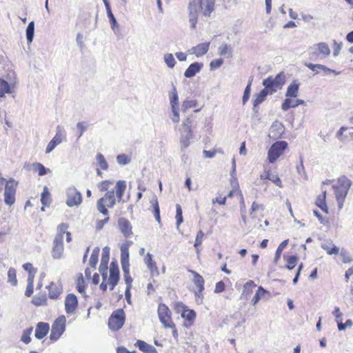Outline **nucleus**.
Returning a JSON list of instances; mask_svg holds the SVG:
<instances>
[{
  "label": "nucleus",
  "instance_id": "nucleus-1",
  "mask_svg": "<svg viewBox=\"0 0 353 353\" xmlns=\"http://www.w3.org/2000/svg\"><path fill=\"white\" fill-rule=\"evenodd\" d=\"M214 0H190L188 4L189 21L192 28H195L198 14L201 12L205 17H209L214 10Z\"/></svg>",
  "mask_w": 353,
  "mask_h": 353
},
{
  "label": "nucleus",
  "instance_id": "nucleus-2",
  "mask_svg": "<svg viewBox=\"0 0 353 353\" xmlns=\"http://www.w3.org/2000/svg\"><path fill=\"white\" fill-rule=\"evenodd\" d=\"M132 241H128L121 246V263L124 274V280L128 288L132 286V279L130 275V263H129V245Z\"/></svg>",
  "mask_w": 353,
  "mask_h": 353
},
{
  "label": "nucleus",
  "instance_id": "nucleus-3",
  "mask_svg": "<svg viewBox=\"0 0 353 353\" xmlns=\"http://www.w3.org/2000/svg\"><path fill=\"white\" fill-rule=\"evenodd\" d=\"M285 81L284 72L279 73L275 77H269L263 81V85L270 94L275 93L281 89Z\"/></svg>",
  "mask_w": 353,
  "mask_h": 353
},
{
  "label": "nucleus",
  "instance_id": "nucleus-4",
  "mask_svg": "<svg viewBox=\"0 0 353 353\" xmlns=\"http://www.w3.org/2000/svg\"><path fill=\"white\" fill-rule=\"evenodd\" d=\"M59 232L55 236L53 241V248L52 250V256L54 259H59L61 258L63 252V234L65 230L68 228V225L64 223H61L59 226Z\"/></svg>",
  "mask_w": 353,
  "mask_h": 353
},
{
  "label": "nucleus",
  "instance_id": "nucleus-5",
  "mask_svg": "<svg viewBox=\"0 0 353 353\" xmlns=\"http://www.w3.org/2000/svg\"><path fill=\"white\" fill-rule=\"evenodd\" d=\"M288 147L285 141H279L273 143L268 152V159L270 163H273L283 153Z\"/></svg>",
  "mask_w": 353,
  "mask_h": 353
},
{
  "label": "nucleus",
  "instance_id": "nucleus-6",
  "mask_svg": "<svg viewBox=\"0 0 353 353\" xmlns=\"http://www.w3.org/2000/svg\"><path fill=\"white\" fill-rule=\"evenodd\" d=\"M125 312L123 309H118L112 312L108 319V326L112 330L121 329L125 322Z\"/></svg>",
  "mask_w": 353,
  "mask_h": 353
},
{
  "label": "nucleus",
  "instance_id": "nucleus-7",
  "mask_svg": "<svg viewBox=\"0 0 353 353\" xmlns=\"http://www.w3.org/2000/svg\"><path fill=\"white\" fill-rule=\"evenodd\" d=\"M171 311L168 307L163 304H159L158 307V316L161 323L166 328H174V323L171 319Z\"/></svg>",
  "mask_w": 353,
  "mask_h": 353
},
{
  "label": "nucleus",
  "instance_id": "nucleus-8",
  "mask_svg": "<svg viewBox=\"0 0 353 353\" xmlns=\"http://www.w3.org/2000/svg\"><path fill=\"white\" fill-rule=\"evenodd\" d=\"M18 182L10 178L6 183L4 191V201L6 205H12L15 201L16 188Z\"/></svg>",
  "mask_w": 353,
  "mask_h": 353
},
{
  "label": "nucleus",
  "instance_id": "nucleus-9",
  "mask_svg": "<svg viewBox=\"0 0 353 353\" xmlns=\"http://www.w3.org/2000/svg\"><path fill=\"white\" fill-rule=\"evenodd\" d=\"M66 319L64 316L57 318L52 325L50 339L52 341L57 340L64 332Z\"/></svg>",
  "mask_w": 353,
  "mask_h": 353
},
{
  "label": "nucleus",
  "instance_id": "nucleus-10",
  "mask_svg": "<svg viewBox=\"0 0 353 353\" xmlns=\"http://www.w3.org/2000/svg\"><path fill=\"white\" fill-rule=\"evenodd\" d=\"M65 203L68 207L78 206L82 203V195L74 186L67 189Z\"/></svg>",
  "mask_w": 353,
  "mask_h": 353
},
{
  "label": "nucleus",
  "instance_id": "nucleus-11",
  "mask_svg": "<svg viewBox=\"0 0 353 353\" xmlns=\"http://www.w3.org/2000/svg\"><path fill=\"white\" fill-rule=\"evenodd\" d=\"M312 51L310 54V59L313 61L317 60L319 54L322 55L323 58L327 57L330 54V49L328 45L324 42H320L314 45L310 48Z\"/></svg>",
  "mask_w": 353,
  "mask_h": 353
},
{
  "label": "nucleus",
  "instance_id": "nucleus-12",
  "mask_svg": "<svg viewBox=\"0 0 353 353\" xmlns=\"http://www.w3.org/2000/svg\"><path fill=\"white\" fill-rule=\"evenodd\" d=\"M63 132V130L62 127H61L60 125H58L56 128L55 136L48 143V144L46 147V153L51 152L57 145H59V143H61L62 142Z\"/></svg>",
  "mask_w": 353,
  "mask_h": 353
},
{
  "label": "nucleus",
  "instance_id": "nucleus-13",
  "mask_svg": "<svg viewBox=\"0 0 353 353\" xmlns=\"http://www.w3.org/2000/svg\"><path fill=\"white\" fill-rule=\"evenodd\" d=\"M118 226L125 238L130 237L132 235V225L130 222L125 218H119L118 220Z\"/></svg>",
  "mask_w": 353,
  "mask_h": 353
},
{
  "label": "nucleus",
  "instance_id": "nucleus-14",
  "mask_svg": "<svg viewBox=\"0 0 353 353\" xmlns=\"http://www.w3.org/2000/svg\"><path fill=\"white\" fill-rule=\"evenodd\" d=\"M306 67L312 70L315 74H319L321 71L324 72V74H327L328 72H332L336 75H339L341 72L339 71H336L334 70L330 69L326 67L324 65L321 64H313L311 63H305Z\"/></svg>",
  "mask_w": 353,
  "mask_h": 353
},
{
  "label": "nucleus",
  "instance_id": "nucleus-15",
  "mask_svg": "<svg viewBox=\"0 0 353 353\" xmlns=\"http://www.w3.org/2000/svg\"><path fill=\"white\" fill-rule=\"evenodd\" d=\"M78 305L77 296L73 294H68L65 300V309L68 314L74 312Z\"/></svg>",
  "mask_w": 353,
  "mask_h": 353
},
{
  "label": "nucleus",
  "instance_id": "nucleus-16",
  "mask_svg": "<svg viewBox=\"0 0 353 353\" xmlns=\"http://www.w3.org/2000/svg\"><path fill=\"white\" fill-rule=\"evenodd\" d=\"M210 42L206 43H201L196 46L192 47L190 50L189 52L190 54H194L196 55V57H200L205 54H206L209 50L210 47Z\"/></svg>",
  "mask_w": 353,
  "mask_h": 353
},
{
  "label": "nucleus",
  "instance_id": "nucleus-17",
  "mask_svg": "<svg viewBox=\"0 0 353 353\" xmlns=\"http://www.w3.org/2000/svg\"><path fill=\"white\" fill-rule=\"evenodd\" d=\"M284 132L283 125L278 121L274 122L270 128L269 136L274 139H279Z\"/></svg>",
  "mask_w": 353,
  "mask_h": 353
},
{
  "label": "nucleus",
  "instance_id": "nucleus-18",
  "mask_svg": "<svg viewBox=\"0 0 353 353\" xmlns=\"http://www.w3.org/2000/svg\"><path fill=\"white\" fill-rule=\"evenodd\" d=\"M193 138L192 130L181 131L180 138V148L181 151H184L190 144V140Z\"/></svg>",
  "mask_w": 353,
  "mask_h": 353
},
{
  "label": "nucleus",
  "instance_id": "nucleus-19",
  "mask_svg": "<svg viewBox=\"0 0 353 353\" xmlns=\"http://www.w3.org/2000/svg\"><path fill=\"white\" fill-rule=\"evenodd\" d=\"M50 330L49 324L44 322L37 323L35 330V337L38 339H42L48 333Z\"/></svg>",
  "mask_w": 353,
  "mask_h": 353
},
{
  "label": "nucleus",
  "instance_id": "nucleus-20",
  "mask_svg": "<svg viewBox=\"0 0 353 353\" xmlns=\"http://www.w3.org/2000/svg\"><path fill=\"white\" fill-rule=\"evenodd\" d=\"M203 63L199 62H194L189 65L184 72V76L186 78H191L194 77L196 73L199 72L203 68Z\"/></svg>",
  "mask_w": 353,
  "mask_h": 353
},
{
  "label": "nucleus",
  "instance_id": "nucleus-21",
  "mask_svg": "<svg viewBox=\"0 0 353 353\" xmlns=\"http://www.w3.org/2000/svg\"><path fill=\"white\" fill-rule=\"evenodd\" d=\"M119 281V269L117 262L112 261L110 266V276L108 281Z\"/></svg>",
  "mask_w": 353,
  "mask_h": 353
},
{
  "label": "nucleus",
  "instance_id": "nucleus-22",
  "mask_svg": "<svg viewBox=\"0 0 353 353\" xmlns=\"http://www.w3.org/2000/svg\"><path fill=\"white\" fill-rule=\"evenodd\" d=\"M126 189V183L125 181L120 180L117 182L115 192L118 202L122 201V197Z\"/></svg>",
  "mask_w": 353,
  "mask_h": 353
},
{
  "label": "nucleus",
  "instance_id": "nucleus-23",
  "mask_svg": "<svg viewBox=\"0 0 353 353\" xmlns=\"http://www.w3.org/2000/svg\"><path fill=\"white\" fill-rule=\"evenodd\" d=\"M103 199L107 205V207L112 208L116 204V199L114 198V190H112L110 191H107L103 197L101 198Z\"/></svg>",
  "mask_w": 353,
  "mask_h": 353
},
{
  "label": "nucleus",
  "instance_id": "nucleus-24",
  "mask_svg": "<svg viewBox=\"0 0 353 353\" xmlns=\"http://www.w3.org/2000/svg\"><path fill=\"white\" fill-rule=\"evenodd\" d=\"M135 345L139 347V349L146 353H158L156 348L151 345L148 344L143 341L138 340L135 343Z\"/></svg>",
  "mask_w": 353,
  "mask_h": 353
},
{
  "label": "nucleus",
  "instance_id": "nucleus-25",
  "mask_svg": "<svg viewBox=\"0 0 353 353\" xmlns=\"http://www.w3.org/2000/svg\"><path fill=\"white\" fill-rule=\"evenodd\" d=\"M292 102V99L289 98L285 99L282 103L281 109L283 111H287L290 108H296L299 105H303L305 103V101L303 99H296V102H293V103Z\"/></svg>",
  "mask_w": 353,
  "mask_h": 353
},
{
  "label": "nucleus",
  "instance_id": "nucleus-26",
  "mask_svg": "<svg viewBox=\"0 0 353 353\" xmlns=\"http://www.w3.org/2000/svg\"><path fill=\"white\" fill-rule=\"evenodd\" d=\"M299 83L293 81L288 87L285 96L287 97H296L298 95Z\"/></svg>",
  "mask_w": 353,
  "mask_h": 353
},
{
  "label": "nucleus",
  "instance_id": "nucleus-27",
  "mask_svg": "<svg viewBox=\"0 0 353 353\" xmlns=\"http://www.w3.org/2000/svg\"><path fill=\"white\" fill-rule=\"evenodd\" d=\"M321 248L325 250L329 255L338 254L339 248L333 244L332 241H327L321 244Z\"/></svg>",
  "mask_w": 353,
  "mask_h": 353
},
{
  "label": "nucleus",
  "instance_id": "nucleus-28",
  "mask_svg": "<svg viewBox=\"0 0 353 353\" xmlns=\"http://www.w3.org/2000/svg\"><path fill=\"white\" fill-rule=\"evenodd\" d=\"M47 288L48 289L49 297L52 299H57L61 292V288L54 283H51Z\"/></svg>",
  "mask_w": 353,
  "mask_h": 353
},
{
  "label": "nucleus",
  "instance_id": "nucleus-29",
  "mask_svg": "<svg viewBox=\"0 0 353 353\" xmlns=\"http://www.w3.org/2000/svg\"><path fill=\"white\" fill-rule=\"evenodd\" d=\"M347 192V190H343L341 188L337 189L335 192L336 201L338 203L339 208L340 209L343 208V202Z\"/></svg>",
  "mask_w": 353,
  "mask_h": 353
},
{
  "label": "nucleus",
  "instance_id": "nucleus-30",
  "mask_svg": "<svg viewBox=\"0 0 353 353\" xmlns=\"http://www.w3.org/2000/svg\"><path fill=\"white\" fill-rule=\"evenodd\" d=\"M218 52L221 56H224L226 58H230L232 56V48L226 43L221 44L218 48Z\"/></svg>",
  "mask_w": 353,
  "mask_h": 353
},
{
  "label": "nucleus",
  "instance_id": "nucleus-31",
  "mask_svg": "<svg viewBox=\"0 0 353 353\" xmlns=\"http://www.w3.org/2000/svg\"><path fill=\"white\" fill-rule=\"evenodd\" d=\"M150 203L154 208V216L157 221L160 223L161 217H160V209L159 206V203L157 201V197L154 195L152 199L150 200Z\"/></svg>",
  "mask_w": 353,
  "mask_h": 353
},
{
  "label": "nucleus",
  "instance_id": "nucleus-32",
  "mask_svg": "<svg viewBox=\"0 0 353 353\" xmlns=\"http://www.w3.org/2000/svg\"><path fill=\"white\" fill-rule=\"evenodd\" d=\"M270 94L268 93V92L265 90V89H263L262 90L260 91L259 93H258L256 95V98L254 99V101H253V105L254 106H258L259 104H261L262 102H263L267 96Z\"/></svg>",
  "mask_w": 353,
  "mask_h": 353
},
{
  "label": "nucleus",
  "instance_id": "nucleus-33",
  "mask_svg": "<svg viewBox=\"0 0 353 353\" xmlns=\"http://www.w3.org/2000/svg\"><path fill=\"white\" fill-rule=\"evenodd\" d=\"M192 274L194 275V283L196 285L198 288H200L201 290H204V279L203 278L198 274L195 271H190Z\"/></svg>",
  "mask_w": 353,
  "mask_h": 353
},
{
  "label": "nucleus",
  "instance_id": "nucleus-34",
  "mask_svg": "<svg viewBox=\"0 0 353 353\" xmlns=\"http://www.w3.org/2000/svg\"><path fill=\"white\" fill-rule=\"evenodd\" d=\"M41 201L43 206H49L50 205V194L49 192L48 188L46 186L43 188V190L41 194Z\"/></svg>",
  "mask_w": 353,
  "mask_h": 353
},
{
  "label": "nucleus",
  "instance_id": "nucleus-35",
  "mask_svg": "<svg viewBox=\"0 0 353 353\" xmlns=\"http://www.w3.org/2000/svg\"><path fill=\"white\" fill-rule=\"evenodd\" d=\"M169 99L171 107L179 106V97L175 86H172V90L169 93Z\"/></svg>",
  "mask_w": 353,
  "mask_h": 353
},
{
  "label": "nucleus",
  "instance_id": "nucleus-36",
  "mask_svg": "<svg viewBox=\"0 0 353 353\" xmlns=\"http://www.w3.org/2000/svg\"><path fill=\"white\" fill-rule=\"evenodd\" d=\"M99 251L100 249L99 247L94 248L90 256L89 264L93 268H95L97 264Z\"/></svg>",
  "mask_w": 353,
  "mask_h": 353
},
{
  "label": "nucleus",
  "instance_id": "nucleus-37",
  "mask_svg": "<svg viewBox=\"0 0 353 353\" xmlns=\"http://www.w3.org/2000/svg\"><path fill=\"white\" fill-rule=\"evenodd\" d=\"M10 92L11 89L8 83L2 79H0V97H3L5 94Z\"/></svg>",
  "mask_w": 353,
  "mask_h": 353
},
{
  "label": "nucleus",
  "instance_id": "nucleus-38",
  "mask_svg": "<svg viewBox=\"0 0 353 353\" xmlns=\"http://www.w3.org/2000/svg\"><path fill=\"white\" fill-rule=\"evenodd\" d=\"M288 244V239L284 240L277 248L275 256L274 259V263H276L281 258L282 251L285 248Z\"/></svg>",
  "mask_w": 353,
  "mask_h": 353
},
{
  "label": "nucleus",
  "instance_id": "nucleus-39",
  "mask_svg": "<svg viewBox=\"0 0 353 353\" xmlns=\"http://www.w3.org/2000/svg\"><path fill=\"white\" fill-rule=\"evenodd\" d=\"M26 32L27 41L28 43H31L34 33V23L33 21L29 23Z\"/></svg>",
  "mask_w": 353,
  "mask_h": 353
},
{
  "label": "nucleus",
  "instance_id": "nucleus-40",
  "mask_svg": "<svg viewBox=\"0 0 353 353\" xmlns=\"http://www.w3.org/2000/svg\"><path fill=\"white\" fill-rule=\"evenodd\" d=\"M8 281L13 286H16L17 285L16 270L12 268H10L8 271Z\"/></svg>",
  "mask_w": 353,
  "mask_h": 353
},
{
  "label": "nucleus",
  "instance_id": "nucleus-41",
  "mask_svg": "<svg viewBox=\"0 0 353 353\" xmlns=\"http://www.w3.org/2000/svg\"><path fill=\"white\" fill-rule=\"evenodd\" d=\"M107 15L110 21V23L111 26V28L115 31L116 28H119L118 23L116 20V18L114 17V14L112 12L111 8L106 10Z\"/></svg>",
  "mask_w": 353,
  "mask_h": 353
},
{
  "label": "nucleus",
  "instance_id": "nucleus-42",
  "mask_svg": "<svg viewBox=\"0 0 353 353\" xmlns=\"http://www.w3.org/2000/svg\"><path fill=\"white\" fill-rule=\"evenodd\" d=\"M339 183L341 187V189L347 191L352 185V181L345 176H342L339 179Z\"/></svg>",
  "mask_w": 353,
  "mask_h": 353
},
{
  "label": "nucleus",
  "instance_id": "nucleus-43",
  "mask_svg": "<svg viewBox=\"0 0 353 353\" xmlns=\"http://www.w3.org/2000/svg\"><path fill=\"white\" fill-rule=\"evenodd\" d=\"M145 262L147 264V266L149 270H150L151 272H153L154 270H157V267L156 265V263L153 261L152 260V256L150 253H148L145 258Z\"/></svg>",
  "mask_w": 353,
  "mask_h": 353
},
{
  "label": "nucleus",
  "instance_id": "nucleus-44",
  "mask_svg": "<svg viewBox=\"0 0 353 353\" xmlns=\"http://www.w3.org/2000/svg\"><path fill=\"white\" fill-rule=\"evenodd\" d=\"M256 286V284L253 281H248L243 286V290L242 292L243 296H248L251 294L252 291V288Z\"/></svg>",
  "mask_w": 353,
  "mask_h": 353
},
{
  "label": "nucleus",
  "instance_id": "nucleus-45",
  "mask_svg": "<svg viewBox=\"0 0 353 353\" xmlns=\"http://www.w3.org/2000/svg\"><path fill=\"white\" fill-rule=\"evenodd\" d=\"M164 61L169 68H173L176 64V61L171 53H167L164 55Z\"/></svg>",
  "mask_w": 353,
  "mask_h": 353
},
{
  "label": "nucleus",
  "instance_id": "nucleus-46",
  "mask_svg": "<svg viewBox=\"0 0 353 353\" xmlns=\"http://www.w3.org/2000/svg\"><path fill=\"white\" fill-rule=\"evenodd\" d=\"M33 330V327H30L23 332L21 341L26 344L29 343L31 341L30 334Z\"/></svg>",
  "mask_w": 353,
  "mask_h": 353
},
{
  "label": "nucleus",
  "instance_id": "nucleus-47",
  "mask_svg": "<svg viewBox=\"0 0 353 353\" xmlns=\"http://www.w3.org/2000/svg\"><path fill=\"white\" fill-rule=\"evenodd\" d=\"M286 261V268L288 270H292L297 263L298 257L296 256H289L287 257Z\"/></svg>",
  "mask_w": 353,
  "mask_h": 353
},
{
  "label": "nucleus",
  "instance_id": "nucleus-48",
  "mask_svg": "<svg viewBox=\"0 0 353 353\" xmlns=\"http://www.w3.org/2000/svg\"><path fill=\"white\" fill-rule=\"evenodd\" d=\"M33 167L35 170H38L39 176H43L48 172H50L49 169L46 168L41 163H36L33 164Z\"/></svg>",
  "mask_w": 353,
  "mask_h": 353
},
{
  "label": "nucleus",
  "instance_id": "nucleus-49",
  "mask_svg": "<svg viewBox=\"0 0 353 353\" xmlns=\"http://www.w3.org/2000/svg\"><path fill=\"white\" fill-rule=\"evenodd\" d=\"M176 228H179L180 224L182 223L183 221L182 216V209L179 204H176Z\"/></svg>",
  "mask_w": 353,
  "mask_h": 353
},
{
  "label": "nucleus",
  "instance_id": "nucleus-50",
  "mask_svg": "<svg viewBox=\"0 0 353 353\" xmlns=\"http://www.w3.org/2000/svg\"><path fill=\"white\" fill-rule=\"evenodd\" d=\"M97 161L98 163L99 164L101 169H103L104 170H106L108 169V163L106 162V160L102 154L99 153L97 155Z\"/></svg>",
  "mask_w": 353,
  "mask_h": 353
},
{
  "label": "nucleus",
  "instance_id": "nucleus-51",
  "mask_svg": "<svg viewBox=\"0 0 353 353\" xmlns=\"http://www.w3.org/2000/svg\"><path fill=\"white\" fill-rule=\"evenodd\" d=\"M77 289L79 293L85 294V281L83 278L82 274H80V276L77 279Z\"/></svg>",
  "mask_w": 353,
  "mask_h": 353
},
{
  "label": "nucleus",
  "instance_id": "nucleus-52",
  "mask_svg": "<svg viewBox=\"0 0 353 353\" xmlns=\"http://www.w3.org/2000/svg\"><path fill=\"white\" fill-rule=\"evenodd\" d=\"M117 161L119 165H124L130 162V158L125 154H121L117 157Z\"/></svg>",
  "mask_w": 353,
  "mask_h": 353
},
{
  "label": "nucleus",
  "instance_id": "nucleus-53",
  "mask_svg": "<svg viewBox=\"0 0 353 353\" xmlns=\"http://www.w3.org/2000/svg\"><path fill=\"white\" fill-rule=\"evenodd\" d=\"M182 317L188 321L193 320L196 316V313L192 310H185L182 313Z\"/></svg>",
  "mask_w": 353,
  "mask_h": 353
},
{
  "label": "nucleus",
  "instance_id": "nucleus-54",
  "mask_svg": "<svg viewBox=\"0 0 353 353\" xmlns=\"http://www.w3.org/2000/svg\"><path fill=\"white\" fill-rule=\"evenodd\" d=\"M196 105V101L194 100H186L183 102L181 110L185 112L188 109L194 108Z\"/></svg>",
  "mask_w": 353,
  "mask_h": 353
},
{
  "label": "nucleus",
  "instance_id": "nucleus-55",
  "mask_svg": "<svg viewBox=\"0 0 353 353\" xmlns=\"http://www.w3.org/2000/svg\"><path fill=\"white\" fill-rule=\"evenodd\" d=\"M105 203L103 201V199H99L97 201V210L102 213L103 215H108V211L107 208H105Z\"/></svg>",
  "mask_w": 353,
  "mask_h": 353
},
{
  "label": "nucleus",
  "instance_id": "nucleus-56",
  "mask_svg": "<svg viewBox=\"0 0 353 353\" xmlns=\"http://www.w3.org/2000/svg\"><path fill=\"white\" fill-rule=\"evenodd\" d=\"M325 194H326V192H323V198L322 199L321 197L318 198L317 205L322 210H323L327 213V205L325 203Z\"/></svg>",
  "mask_w": 353,
  "mask_h": 353
},
{
  "label": "nucleus",
  "instance_id": "nucleus-57",
  "mask_svg": "<svg viewBox=\"0 0 353 353\" xmlns=\"http://www.w3.org/2000/svg\"><path fill=\"white\" fill-rule=\"evenodd\" d=\"M192 119L190 117H187L183 121V128L182 131H187L188 132V130H192Z\"/></svg>",
  "mask_w": 353,
  "mask_h": 353
},
{
  "label": "nucleus",
  "instance_id": "nucleus-58",
  "mask_svg": "<svg viewBox=\"0 0 353 353\" xmlns=\"http://www.w3.org/2000/svg\"><path fill=\"white\" fill-rule=\"evenodd\" d=\"M110 259V248L108 246H105L103 248L102 255H101V261H103V263H108Z\"/></svg>",
  "mask_w": 353,
  "mask_h": 353
},
{
  "label": "nucleus",
  "instance_id": "nucleus-59",
  "mask_svg": "<svg viewBox=\"0 0 353 353\" xmlns=\"http://www.w3.org/2000/svg\"><path fill=\"white\" fill-rule=\"evenodd\" d=\"M172 108V117H171V119L174 123H178L179 121L180 117H179V106L175 105Z\"/></svg>",
  "mask_w": 353,
  "mask_h": 353
},
{
  "label": "nucleus",
  "instance_id": "nucleus-60",
  "mask_svg": "<svg viewBox=\"0 0 353 353\" xmlns=\"http://www.w3.org/2000/svg\"><path fill=\"white\" fill-rule=\"evenodd\" d=\"M261 292H267V290H265L262 286H259L255 295L254 296L253 299H252V303L253 305H255L261 299L259 293Z\"/></svg>",
  "mask_w": 353,
  "mask_h": 353
},
{
  "label": "nucleus",
  "instance_id": "nucleus-61",
  "mask_svg": "<svg viewBox=\"0 0 353 353\" xmlns=\"http://www.w3.org/2000/svg\"><path fill=\"white\" fill-rule=\"evenodd\" d=\"M203 236H204V233L203 232L202 230H199L197 232V234H196V239H195V242L194 244V246L195 248H197L199 246H200L201 245Z\"/></svg>",
  "mask_w": 353,
  "mask_h": 353
},
{
  "label": "nucleus",
  "instance_id": "nucleus-62",
  "mask_svg": "<svg viewBox=\"0 0 353 353\" xmlns=\"http://www.w3.org/2000/svg\"><path fill=\"white\" fill-rule=\"evenodd\" d=\"M113 182L110 180H105L101 181L100 183L98 184V188L101 191H108V187L110 185H112Z\"/></svg>",
  "mask_w": 353,
  "mask_h": 353
},
{
  "label": "nucleus",
  "instance_id": "nucleus-63",
  "mask_svg": "<svg viewBox=\"0 0 353 353\" xmlns=\"http://www.w3.org/2000/svg\"><path fill=\"white\" fill-rule=\"evenodd\" d=\"M223 63V60L221 59H214L210 62V66L212 70L217 69L220 68Z\"/></svg>",
  "mask_w": 353,
  "mask_h": 353
},
{
  "label": "nucleus",
  "instance_id": "nucleus-64",
  "mask_svg": "<svg viewBox=\"0 0 353 353\" xmlns=\"http://www.w3.org/2000/svg\"><path fill=\"white\" fill-rule=\"evenodd\" d=\"M77 128L79 130V138L81 137L83 132L87 130L88 126L84 124V122H78L77 123Z\"/></svg>",
  "mask_w": 353,
  "mask_h": 353
}]
</instances>
